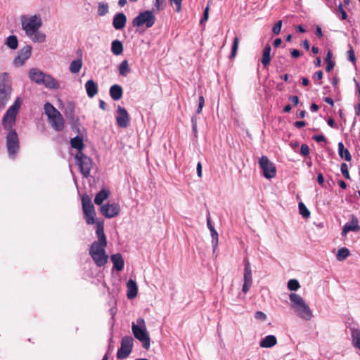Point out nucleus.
<instances>
[{
	"label": "nucleus",
	"mask_w": 360,
	"mask_h": 360,
	"mask_svg": "<svg viewBox=\"0 0 360 360\" xmlns=\"http://www.w3.org/2000/svg\"><path fill=\"white\" fill-rule=\"evenodd\" d=\"M21 105L22 101L18 97L13 103L7 109L1 120L3 128L8 131L6 136V146L8 155L11 160L16 158L17 153L20 150L18 135L13 128L16 124L17 115Z\"/></svg>",
	"instance_id": "obj_1"
},
{
	"label": "nucleus",
	"mask_w": 360,
	"mask_h": 360,
	"mask_svg": "<svg viewBox=\"0 0 360 360\" xmlns=\"http://www.w3.org/2000/svg\"><path fill=\"white\" fill-rule=\"evenodd\" d=\"M96 233L98 240L94 241L90 248L89 255L98 267L103 266L108 262V256L105 248L107 246L106 237L104 233V226L101 222L96 223Z\"/></svg>",
	"instance_id": "obj_2"
},
{
	"label": "nucleus",
	"mask_w": 360,
	"mask_h": 360,
	"mask_svg": "<svg viewBox=\"0 0 360 360\" xmlns=\"http://www.w3.org/2000/svg\"><path fill=\"white\" fill-rule=\"evenodd\" d=\"M290 307L296 315L304 320L309 321L313 316L311 310L304 299L298 294L292 292L289 295Z\"/></svg>",
	"instance_id": "obj_3"
},
{
	"label": "nucleus",
	"mask_w": 360,
	"mask_h": 360,
	"mask_svg": "<svg viewBox=\"0 0 360 360\" xmlns=\"http://www.w3.org/2000/svg\"><path fill=\"white\" fill-rule=\"evenodd\" d=\"M131 330L136 339L139 340L144 349H148L150 346V338L147 330L145 320L139 317L131 324Z\"/></svg>",
	"instance_id": "obj_4"
},
{
	"label": "nucleus",
	"mask_w": 360,
	"mask_h": 360,
	"mask_svg": "<svg viewBox=\"0 0 360 360\" xmlns=\"http://www.w3.org/2000/svg\"><path fill=\"white\" fill-rule=\"evenodd\" d=\"M44 109L52 128L56 131H61L64 128V119L61 113L50 103H45Z\"/></svg>",
	"instance_id": "obj_5"
},
{
	"label": "nucleus",
	"mask_w": 360,
	"mask_h": 360,
	"mask_svg": "<svg viewBox=\"0 0 360 360\" xmlns=\"http://www.w3.org/2000/svg\"><path fill=\"white\" fill-rule=\"evenodd\" d=\"M12 82L9 74L3 72L0 74V109L4 108L10 100Z\"/></svg>",
	"instance_id": "obj_6"
},
{
	"label": "nucleus",
	"mask_w": 360,
	"mask_h": 360,
	"mask_svg": "<svg viewBox=\"0 0 360 360\" xmlns=\"http://www.w3.org/2000/svg\"><path fill=\"white\" fill-rule=\"evenodd\" d=\"M21 24L22 29L25 31L26 36H30L40 29L42 25V20L39 15L22 16Z\"/></svg>",
	"instance_id": "obj_7"
},
{
	"label": "nucleus",
	"mask_w": 360,
	"mask_h": 360,
	"mask_svg": "<svg viewBox=\"0 0 360 360\" xmlns=\"http://www.w3.org/2000/svg\"><path fill=\"white\" fill-rule=\"evenodd\" d=\"M155 20L156 18L153 11L146 10L139 13V14L133 19L132 25L134 27H139L145 25L146 28H150L154 25Z\"/></svg>",
	"instance_id": "obj_8"
},
{
	"label": "nucleus",
	"mask_w": 360,
	"mask_h": 360,
	"mask_svg": "<svg viewBox=\"0 0 360 360\" xmlns=\"http://www.w3.org/2000/svg\"><path fill=\"white\" fill-rule=\"evenodd\" d=\"M76 165L84 178L89 177L92 167V160L82 152H77L75 155Z\"/></svg>",
	"instance_id": "obj_9"
},
{
	"label": "nucleus",
	"mask_w": 360,
	"mask_h": 360,
	"mask_svg": "<svg viewBox=\"0 0 360 360\" xmlns=\"http://www.w3.org/2000/svg\"><path fill=\"white\" fill-rule=\"evenodd\" d=\"M259 165L263 172V176L270 179L276 174V168L275 165L269 160L267 156L262 155L259 160Z\"/></svg>",
	"instance_id": "obj_10"
},
{
	"label": "nucleus",
	"mask_w": 360,
	"mask_h": 360,
	"mask_svg": "<svg viewBox=\"0 0 360 360\" xmlns=\"http://www.w3.org/2000/svg\"><path fill=\"white\" fill-rule=\"evenodd\" d=\"M133 338L131 336H124L121 341L120 348L117 350V358L123 359L127 358L132 351Z\"/></svg>",
	"instance_id": "obj_11"
},
{
	"label": "nucleus",
	"mask_w": 360,
	"mask_h": 360,
	"mask_svg": "<svg viewBox=\"0 0 360 360\" xmlns=\"http://www.w3.org/2000/svg\"><path fill=\"white\" fill-rule=\"evenodd\" d=\"M120 212V206L118 203H106L101 207V213L106 218H113Z\"/></svg>",
	"instance_id": "obj_12"
},
{
	"label": "nucleus",
	"mask_w": 360,
	"mask_h": 360,
	"mask_svg": "<svg viewBox=\"0 0 360 360\" xmlns=\"http://www.w3.org/2000/svg\"><path fill=\"white\" fill-rule=\"evenodd\" d=\"M116 122L120 128H127L129 122V115L124 108L118 106L117 109Z\"/></svg>",
	"instance_id": "obj_13"
},
{
	"label": "nucleus",
	"mask_w": 360,
	"mask_h": 360,
	"mask_svg": "<svg viewBox=\"0 0 360 360\" xmlns=\"http://www.w3.org/2000/svg\"><path fill=\"white\" fill-rule=\"evenodd\" d=\"M32 47L27 45L22 48L18 52V56L15 58L13 63L16 66L22 65L31 56Z\"/></svg>",
	"instance_id": "obj_14"
},
{
	"label": "nucleus",
	"mask_w": 360,
	"mask_h": 360,
	"mask_svg": "<svg viewBox=\"0 0 360 360\" xmlns=\"http://www.w3.org/2000/svg\"><path fill=\"white\" fill-rule=\"evenodd\" d=\"M359 230V220L355 215L352 214L350 221L346 223L342 228V235L346 236L349 231L358 232Z\"/></svg>",
	"instance_id": "obj_15"
},
{
	"label": "nucleus",
	"mask_w": 360,
	"mask_h": 360,
	"mask_svg": "<svg viewBox=\"0 0 360 360\" xmlns=\"http://www.w3.org/2000/svg\"><path fill=\"white\" fill-rule=\"evenodd\" d=\"M127 22V17L123 13H116L112 19V26L117 30L123 29Z\"/></svg>",
	"instance_id": "obj_16"
},
{
	"label": "nucleus",
	"mask_w": 360,
	"mask_h": 360,
	"mask_svg": "<svg viewBox=\"0 0 360 360\" xmlns=\"http://www.w3.org/2000/svg\"><path fill=\"white\" fill-rule=\"evenodd\" d=\"M44 75L45 73L37 68H32L29 72L30 79L37 84H41V83H43Z\"/></svg>",
	"instance_id": "obj_17"
},
{
	"label": "nucleus",
	"mask_w": 360,
	"mask_h": 360,
	"mask_svg": "<svg viewBox=\"0 0 360 360\" xmlns=\"http://www.w3.org/2000/svg\"><path fill=\"white\" fill-rule=\"evenodd\" d=\"M41 84L51 89H58L60 88L59 82L51 75L48 74H45L44 78H43V83H41Z\"/></svg>",
	"instance_id": "obj_18"
},
{
	"label": "nucleus",
	"mask_w": 360,
	"mask_h": 360,
	"mask_svg": "<svg viewBox=\"0 0 360 360\" xmlns=\"http://www.w3.org/2000/svg\"><path fill=\"white\" fill-rule=\"evenodd\" d=\"M243 281L245 283H252V273L251 265L248 257L244 259Z\"/></svg>",
	"instance_id": "obj_19"
},
{
	"label": "nucleus",
	"mask_w": 360,
	"mask_h": 360,
	"mask_svg": "<svg viewBox=\"0 0 360 360\" xmlns=\"http://www.w3.org/2000/svg\"><path fill=\"white\" fill-rule=\"evenodd\" d=\"M127 296L128 299L131 300L136 297L138 292V286L132 279H129L127 283Z\"/></svg>",
	"instance_id": "obj_20"
},
{
	"label": "nucleus",
	"mask_w": 360,
	"mask_h": 360,
	"mask_svg": "<svg viewBox=\"0 0 360 360\" xmlns=\"http://www.w3.org/2000/svg\"><path fill=\"white\" fill-rule=\"evenodd\" d=\"M109 94L112 100L118 101L123 95L122 87L119 84H113L110 88Z\"/></svg>",
	"instance_id": "obj_21"
},
{
	"label": "nucleus",
	"mask_w": 360,
	"mask_h": 360,
	"mask_svg": "<svg viewBox=\"0 0 360 360\" xmlns=\"http://www.w3.org/2000/svg\"><path fill=\"white\" fill-rule=\"evenodd\" d=\"M85 89L86 91L87 96L89 98L95 96L98 90L97 84L93 79H89L86 82Z\"/></svg>",
	"instance_id": "obj_22"
},
{
	"label": "nucleus",
	"mask_w": 360,
	"mask_h": 360,
	"mask_svg": "<svg viewBox=\"0 0 360 360\" xmlns=\"http://www.w3.org/2000/svg\"><path fill=\"white\" fill-rule=\"evenodd\" d=\"M110 259L113 264L114 269L118 271H120L123 269L124 262L121 254L117 253L112 255Z\"/></svg>",
	"instance_id": "obj_23"
},
{
	"label": "nucleus",
	"mask_w": 360,
	"mask_h": 360,
	"mask_svg": "<svg viewBox=\"0 0 360 360\" xmlns=\"http://www.w3.org/2000/svg\"><path fill=\"white\" fill-rule=\"evenodd\" d=\"M276 338L274 335H269L261 340L259 345L263 348H270L276 345Z\"/></svg>",
	"instance_id": "obj_24"
},
{
	"label": "nucleus",
	"mask_w": 360,
	"mask_h": 360,
	"mask_svg": "<svg viewBox=\"0 0 360 360\" xmlns=\"http://www.w3.org/2000/svg\"><path fill=\"white\" fill-rule=\"evenodd\" d=\"M110 195V191L107 188H102L95 196L94 202L98 205H102L103 202Z\"/></svg>",
	"instance_id": "obj_25"
},
{
	"label": "nucleus",
	"mask_w": 360,
	"mask_h": 360,
	"mask_svg": "<svg viewBox=\"0 0 360 360\" xmlns=\"http://www.w3.org/2000/svg\"><path fill=\"white\" fill-rule=\"evenodd\" d=\"M82 204L83 212H94V206L92 204L91 198L88 195H83L82 198Z\"/></svg>",
	"instance_id": "obj_26"
},
{
	"label": "nucleus",
	"mask_w": 360,
	"mask_h": 360,
	"mask_svg": "<svg viewBox=\"0 0 360 360\" xmlns=\"http://www.w3.org/2000/svg\"><path fill=\"white\" fill-rule=\"evenodd\" d=\"M271 48L269 44H266L262 52V63L264 67L269 65L271 61Z\"/></svg>",
	"instance_id": "obj_27"
},
{
	"label": "nucleus",
	"mask_w": 360,
	"mask_h": 360,
	"mask_svg": "<svg viewBox=\"0 0 360 360\" xmlns=\"http://www.w3.org/2000/svg\"><path fill=\"white\" fill-rule=\"evenodd\" d=\"M122 42L118 39H115L111 43V51L115 56H119L123 52Z\"/></svg>",
	"instance_id": "obj_28"
},
{
	"label": "nucleus",
	"mask_w": 360,
	"mask_h": 360,
	"mask_svg": "<svg viewBox=\"0 0 360 360\" xmlns=\"http://www.w3.org/2000/svg\"><path fill=\"white\" fill-rule=\"evenodd\" d=\"M338 154L342 159H345L346 161H350L352 160V155L347 148H345L344 144L342 142L338 143Z\"/></svg>",
	"instance_id": "obj_29"
},
{
	"label": "nucleus",
	"mask_w": 360,
	"mask_h": 360,
	"mask_svg": "<svg viewBox=\"0 0 360 360\" xmlns=\"http://www.w3.org/2000/svg\"><path fill=\"white\" fill-rule=\"evenodd\" d=\"M70 145L73 148L77 149V152H82L84 147L83 139L79 136L72 138L70 141Z\"/></svg>",
	"instance_id": "obj_30"
},
{
	"label": "nucleus",
	"mask_w": 360,
	"mask_h": 360,
	"mask_svg": "<svg viewBox=\"0 0 360 360\" xmlns=\"http://www.w3.org/2000/svg\"><path fill=\"white\" fill-rule=\"evenodd\" d=\"M351 337L353 345L360 349V329H351Z\"/></svg>",
	"instance_id": "obj_31"
},
{
	"label": "nucleus",
	"mask_w": 360,
	"mask_h": 360,
	"mask_svg": "<svg viewBox=\"0 0 360 360\" xmlns=\"http://www.w3.org/2000/svg\"><path fill=\"white\" fill-rule=\"evenodd\" d=\"M34 43H43L46 41V35L39 30L30 36H27Z\"/></svg>",
	"instance_id": "obj_32"
},
{
	"label": "nucleus",
	"mask_w": 360,
	"mask_h": 360,
	"mask_svg": "<svg viewBox=\"0 0 360 360\" xmlns=\"http://www.w3.org/2000/svg\"><path fill=\"white\" fill-rule=\"evenodd\" d=\"M4 44L9 49L15 50L18 46V40L15 35H10L6 39Z\"/></svg>",
	"instance_id": "obj_33"
},
{
	"label": "nucleus",
	"mask_w": 360,
	"mask_h": 360,
	"mask_svg": "<svg viewBox=\"0 0 360 360\" xmlns=\"http://www.w3.org/2000/svg\"><path fill=\"white\" fill-rule=\"evenodd\" d=\"M82 67V60L78 58L71 62L69 70L72 74L78 73Z\"/></svg>",
	"instance_id": "obj_34"
},
{
	"label": "nucleus",
	"mask_w": 360,
	"mask_h": 360,
	"mask_svg": "<svg viewBox=\"0 0 360 360\" xmlns=\"http://www.w3.org/2000/svg\"><path fill=\"white\" fill-rule=\"evenodd\" d=\"M131 72L127 60H122L119 65V74L122 76H127Z\"/></svg>",
	"instance_id": "obj_35"
},
{
	"label": "nucleus",
	"mask_w": 360,
	"mask_h": 360,
	"mask_svg": "<svg viewBox=\"0 0 360 360\" xmlns=\"http://www.w3.org/2000/svg\"><path fill=\"white\" fill-rule=\"evenodd\" d=\"M349 255V251L347 248H341L336 255L337 259L340 262L345 260Z\"/></svg>",
	"instance_id": "obj_36"
},
{
	"label": "nucleus",
	"mask_w": 360,
	"mask_h": 360,
	"mask_svg": "<svg viewBox=\"0 0 360 360\" xmlns=\"http://www.w3.org/2000/svg\"><path fill=\"white\" fill-rule=\"evenodd\" d=\"M109 11V6L107 3L99 2L98 6V15L99 16L105 15Z\"/></svg>",
	"instance_id": "obj_37"
},
{
	"label": "nucleus",
	"mask_w": 360,
	"mask_h": 360,
	"mask_svg": "<svg viewBox=\"0 0 360 360\" xmlns=\"http://www.w3.org/2000/svg\"><path fill=\"white\" fill-rule=\"evenodd\" d=\"M212 237V246L213 252H215L218 245V233L214 228L210 229Z\"/></svg>",
	"instance_id": "obj_38"
},
{
	"label": "nucleus",
	"mask_w": 360,
	"mask_h": 360,
	"mask_svg": "<svg viewBox=\"0 0 360 360\" xmlns=\"http://www.w3.org/2000/svg\"><path fill=\"white\" fill-rule=\"evenodd\" d=\"M96 212H84V217L87 224L91 225L96 223L95 221Z\"/></svg>",
	"instance_id": "obj_39"
},
{
	"label": "nucleus",
	"mask_w": 360,
	"mask_h": 360,
	"mask_svg": "<svg viewBox=\"0 0 360 360\" xmlns=\"http://www.w3.org/2000/svg\"><path fill=\"white\" fill-rule=\"evenodd\" d=\"M238 44H239V38L238 37H235L233 41L232 47H231V51L230 53V58H233L236 57L237 53V50L238 48Z\"/></svg>",
	"instance_id": "obj_40"
},
{
	"label": "nucleus",
	"mask_w": 360,
	"mask_h": 360,
	"mask_svg": "<svg viewBox=\"0 0 360 360\" xmlns=\"http://www.w3.org/2000/svg\"><path fill=\"white\" fill-rule=\"evenodd\" d=\"M298 207H299L300 214L304 218L309 217L310 212L309 211V210L307 208V207L304 205V204L302 202H299Z\"/></svg>",
	"instance_id": "obj_41"
},
{
	"label": "nucleus",
	"mask_w": 360,
	"mask_h": 360,
	"mask_svg": "<svg viewBox=\"0 0 360 360\" xmlns=\"http://www.w3.org/2000/svg\"><path fill=\"white\" fill-rule=\"evenodd\" d=\"M300 287V283L296 279H290L288 282V288L290 290L295 291L298 290Z\"/></svg>",
	"instance_id": "obj_42"
},
{
	"label": "nucleus",
	"mask_w": 360,
	"mask_h": 360,
	"mask_svg": "<svg viewBox=\"0 0 360 360\" xmlns=\"http://www.w3.org/2000/svg\"><path fill=\"white\" fill-rule=\"evenodd\" d=\"M65 112L68 116L70 118H73L75 116V104L72 102H69L67 105Z\"/></svg>",
	"instance_id": "obj_43"
},
{
	"label": "nucleus",
	"mask_w": 360,
	"mask_h": 360,
	"mask_svg": "<svg viewBox=\"0 0 360 360\" xmlns=\"http://www.w3.org/2000/svg\"><path fill=\"white\" fill-rule=\"evenodd\" d=\"M340 171L342 174L346 179H350V176L348 171V166L346 163L341 164Z\"/></svg>",
	"instance_id": "obj_44"
},
{
	"label": "nucleus",
	"mask_w": 360,
	"mask_h": 360,
	"mask_svg": "<svg viewBox=\"0 0 360 360\" xmlns=\"http://www.w3.org/2000/svg\"><path fill=\"white\" fill-rule=\"evenodd\" d=\"M282 27V20H278L277 22L274 25L272 28V32L274 34H278L281 32Z\"/></svg>",
	"instance_id": "obj_45"
},
{
	"label": "nucleus",
	"mask_w": 360,
	"mask_h": 360,
	"mask_svg": "<svg viewBox=\"0 0 360 360\" xmlns=\"http://www.w3.org/2000/svg\"><path fill=\"white\" fill-rule=\"evenodd\" d=\"M204 103H205L204 97L202 96H200L199 98H198V108L196 110L197 113L200 114L202 112Z\"/></svg>",
	"instance_id": "obj_46"
},
{
	"label": "nucleus",
	"mask_w": 360,
	"mask_h": 360,
	"mask_svg": "<svg viewBox=\"0 0 360 360\" xmlns=\"http://www.w3.org/2000/svg\"><path fill=\"white\" fill-rule=\"evenodd\" d=\"M208 17H209V8H208V6H207L205 8V9L204 10L203 16L202 17V18L200 20V24L202 25L203 23H205L207 20Z\"/></svg>",
	"instance_id": "obj_47"
},
{
	"label": "nucleus",
	"mask_w": 360,
	"mask_h": 360,
	"mask_svg": "<svg viewBox=\"0 0 360 360\" xmlns=\"http://www.w3.org/2000/svg\"><path fill=\"white\" fill-rule=\"evenodd\" d=\"M183 0H170L171 3H174L176 6L175 11L179 13L181 11V4Z\"/></svg>",
	"instance_id": "obj_48"
},
{
	"label": "nucleus",
	"mask_w": 360,
	"mask_h": 360,
	"mask_svg": "<svg viewBox=\"0 0 360 360\" xmlns=\"http://www.w3.org/2000/svg\"><path fill=\"white\" fill-rule=\"evenodd\" d=\"M300 153L304 155L307 156L309 153V148L307 144H302L300 148Z\"/></svg>",
	"instance_id": "obj_49"
},
{
	"label": "nucleus",
	"mask_w": 360,
	"mask_h": 360,
	"mask_svg": "<svg viewBox=\"0 0 360 360\" xmlns=\"http://www.w3.org/2000/svg\"><path fill=\"white\" fill-rule=\"evenodd\" d=\"M338 9L341 14V16H340L341 20L347 19V14L345 12V11L343 9L342 4L341 3H340V4L338 5Z\"/></svg>",
	"instance_id": "obj_50"
},
{
	"label": "nucleus",
	"mask_w": 360,
	"mask_h": 360,
	"mask_svg": "<svg viewBox=\"0 0 360 360\" xmlns=\"http://www.w3.org/2000/svg\"><path fill=\"white\" fill-rule=\"evenodd\" d=\"M255 317L257 319L264 321L266 319V315L262 311H256V313L255 314Z\"/></svg>",
	"instance_id": "obj_51"
},
{
	"label": "nucleus",
	"mask_w": 360,
	"mask_h": 360,
	"mask_svg": "<svg viewBox=\"0 0 360 360\" xmlns=\"http://www.w3.org/2000/svg\"><path fill=\"white\" fill-rule=\"evenodd\" d=\"M347 55H348V60L352 61V62H354L356 60V58H355V56H354V51L352 49H349L348 51H347Z\"/></svg>",
	"instance_id": "obj_52"
},
{
	"label": "nucleus",
	"mask_w": 360,
	"mask_h": 360,
	"mask_svg": "<svg viewBox=\"0 0 360 360\" xmlns=\"http://www.w3.org/2000/svg\"><path fill=\"white\" fill-rule=\"evenodd\" d=\"M317 181L322 187L325 186L324 184V177L321 173L318 174L317 175Z\"/></svg>",
	"instance_id": "obj_53"
},
{
	"label": "nucleus",
	"mask_w": 360,
	"mask_h": 360,
	"mask_svg": "<svg viewBox=\"0 0 360 360\" xmlns=\"http://www.w3.org/2000/svg\"><path fill=\"white\" fill-rule=\"evenodd\" d=\"M291 56L295 58H297L301 56V53L298 49H292L290 51Z\"/></svg>",
	"instance_id": "obj_54"
},
{
	"label": "nucleus",
	"mask_w": 360,
	"mask_h": 360,
	"mask_svg": "<svg viewBox=\"0 0 360 360\" xmlns=\"http://www.w3.org/2000/svg\"><path fill=\"white\" fill-rule=\"evenodd\" d=\"M313 139L316 142L319 143L321 141H326V138L323 135H314L313 136Z\"/></svg>",
	"instance_id": "obj_55"
},
{
	"label": "nucleus",
	"mask_w": 360,
	"mask_h": 360,
	"mask_svg": "<svg viewBox=\"0 0 360 360\" xmlns=\"http://www.w3.org/2000/svg\"><path fill=\"white\" fill-rule=\"evenodd\" d=\"M313 78L314 79L321 80L323 78V72L319 70L314 74Z\"/></svg>",
	"instance_id": "obj_56"
},
{
	"label": "nucleus",
	"mask_w": 360,
	"mask_h": 360,
	"mask_svg": "<svg viewBox=\"0 0 360 360\" xmlns=\"http://www.w3.org/2000/svg\"><path fill=\"white\" fill-rule=\"evenodd\" d=\"M327 65L326 67V72H330L335 67V63L334 61L326 63Z\"/></svg>",
	"instance_id": "obj_57"
},
{
	"label": "nucleus",
	"mask_w": 360,
	"mask_h": 360,
	"mask_svg": "<svg viewBox=\"0 0 360 360\" xmlns=\"http://www.w3.org/2000/svg\"><path fill=\"white\" fill-rule=\"evenodd\" d=\"M251 285H252V283L244 282V283L243 285V288H242L243 292L244 293H247L249 291Z\"/></svg>",
	"instance_id": "obj_58"
},
{
	"label": "nucleus",
	"mask_w": 360,
	"mask_h": 360,
	"mask_svg": "<svg viewBox=\"0 0 360 360\" xmlns=\"http://www.w3.org/2000/svg\"><path fill=\"white\" fill-rule=\"evenodd\" d=\"M316 35L319 39L322 38V37H323L322 30L319 25H316Z\"/></svg>",
	"instance_id": "obj_59"
},
{
	"label": "nucleus",
	"mask_w": 360,
	"mask_h": 360,
	"mask_svg": "<svg viewBox=\"0 0 360 360\" xmlns=\"http://www.w3.org/2000/svg\"><path fill=\"white\" fill-rule=\"evenodd\" d=\"M332 57H333V53L331 51H328L326 53V58H325V61L326 63H329V62H332L333 60H331L332 59Z\"/></svg>",
	"instance_id": "obj_60"
},
{
	"label": "nucleus",
	"mask_w": 360,
	"mask_h": 360,
	"mask_svg": "<svg viewBox=\"0 0 360 360\" xmlns=\"http://www.w3.org/2000/svg\"><path fill=\"white\" fill-rule=\"evenodd\" d=\"M196 171H197L198 176L201 177L202 176V165L200 162L197 164Z\"/></svg>",
	"instance_id": "obj_61"
},
{
	"label": "nucleus",
	"mask_w": 360,
	"mask_h": 360,
	"mask_svg": "<svg viewBox=\"0 0 360 360\" xmlns=\"http://www.w3.org/2000/svg\"><path fill=\"white\" fill-rule=\"evenodd\" d=\"M294 125L297 127V128H302L303 127H304L306 125V122L304 121H296L294 124Z\"/></svg>",
	"instance_id": "obj_62"
},
{
	"label": "nucleus",
	"mask_w": 360,
	"mask_h": 360,
	"mask_svg": "<svg viewBox=\"0 0 360 360\" xmlns=\"http://www.w3.org/2000/svg\"><path fill=\"white\" fill-rule=\"evenodd\" d=\"M290 100L294 105H297L299 103V98L297 96H290Z\"/></svg>",
	"instance_id": "obj_63"
},
{
	"label": "nucleus",
	"mask_w": 360,
	"mask_h": 360,
	"mask_svg": "<svg viewBox=\"0 0 360 360\" xmlns=\"http://www.w3.org/2000/svg\"><path fill=\"white\" fill-rule=\"evenodd\" d=\"M302 45L303 46V48L306 50H309V48H310V45H309V42L307 39H304L302 42Z\"/></svg>",
	"instance_id": "obj_64"
}]
</instances>
